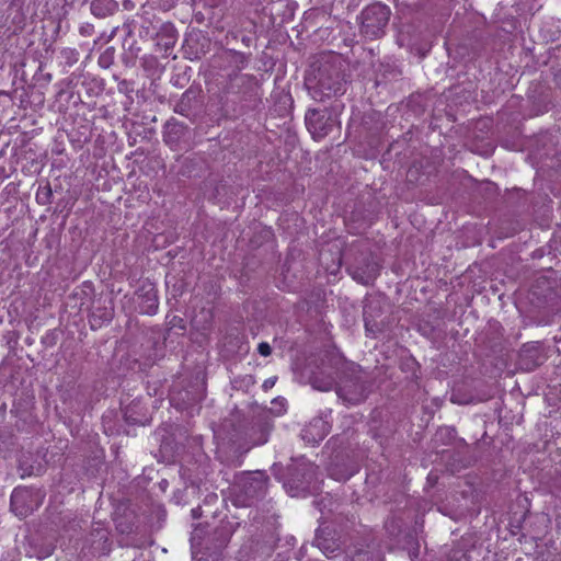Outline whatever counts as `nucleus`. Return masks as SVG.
<instances>
[{"mask_svg":"<svg viewBox=\"0 0 561 561\" xmlns=\"http://www.w3.org/2000/svg\"><path fill=\"white\" fill-rule=\"evenodd\" d=\"M347 65L340 55H327L314 60L306 72L305 85L318 102L345 93Z\"/></svg>","mask_w":561,"mask_h":561,"instance_id":"obj_1","label":"nucleus"},{"mask_svg":"<svg viewBox=\"0 0 561 561\" xmlns=\"http://www.w3.org/2000/svg\"><path fill=\"white\" fill-rule=\"evenodd\" d=\"M533 299L536 298L537 305H546L554 301L557 293L547 278H538L530 289Z\"/></svg>","mask_w":561,"mask_h":561,"instance_id":"obj_16","label":"nucleus"},{"mask_svg":"<svg viewBox=\"0 0 561 561\" xmlns=\"http://www.w3.org/2000/svg\"><path fill=\"white\" fill-rule=\"evenodd\" d=\"M257 351H259V353H260L262 356H265V357H266V356H270V355H271V353H272V347L270 346V344H268V343H266V342H262V343H260V344H259V346H257Z\"/></svg>","mask_w":561,"mask_h":561,"instance_id":"obj_28","label":"nucleus"},{"mask_svg":"<svg viewBox=\"0 0 561 561\" xmlns=\"http://www.w3.org/2000/svg\"><path fill=\"white\" fill-rule=\"evenodd\" d=\"M232 534L233 525L229 522H221L197 543L199 546L198 553H203L207 557H218L227 547Z\"/></svg>","mask_w":561,"mask_h":561,"instance_id":"obj_10","label":"nucleus"},{"mask_svg":"<svg viewBox=\"0 0 561 561\" xmlns=\"http://www.w3.org/2000/svg\"><path fill=\"white\" fill-rule=\"evenodd\" d=\"M157 46L168 51L173 48L178 39V31L171 22L163 23L156 32Z\"/></svg>","mask_w":561,"mask_h":561,"instance_id":"obj_17","label":"nucleus"},{"mask_svg":"<svg viewBox=\"0 0 561 561\" xmlns=\"http://www.w3.org/2000/svg\"><path fill=\"white\" fill-rule=\"evenodd\" d=\"M202 313H204V311ZM205 316H206V318H209V319L211 318V314L209 311L205 312Z\"/></svg>","mask_w":561,"mask_h":561,"instance_id":"obj_37","label":"nucleus"},{"mask_svg":"<svg viewBox=\"0 0 561 561\" xmlns=\"http://www.w3.org/2000/svg\"><path fill=\"white\" fill-rule=\"evenodd\" d=\"M187 126L185 124L171 118L164 124L163 140L171 147L176 146L185 136Z\"/></svg>","mask_w":561,"mask_h":561,"instance_id":"obj_18","label":"nucleus"},{"mask_svg":"<svg viewBox=\"0 0 561 561\" xmlns=\"http://www.w3.org/2000/svg\"><path fill=\"white\" fill-rule=\"evenodd\" d=\"M140 401L134 400L131 401L124 411V416L126 422L133 425H145L148 423V417L146 414L140 412Z\"/></svg>","mask_w":561,"mask_h":561,"instance_id":"obj_22","label":"nucleus"},{"mask_svg":"<svg viewBox=\"0 0 561 561\" xmlns=\"http://www.w3.org/2000/svg\"><path fill=\"white\" fill-rule=\"evenodd\" d=\"M324 530H318L314 538V545L328 557H336V552L341 551L339 542L333 538L324 536Z\"/></svg>","mask_w":561,"mask_h":561,"instance_id":"obj_19","label":"nucleus"},{"mask_svg":"<svg viewBox=\"0 0 561 561\" xmlns=\"http://www.w3.org/2000/svg\"><path fill=\"white\" fill-rule=\"evenodd\" d=\"M305 121L313 139H322L328 136L335 123L332 113L328 108L308 110Z\"/></svg>","mask_w":561,"mask_h":561,"instance_id":"obj_13","label":"nucleus"},{"mask_svg":"<svg viewBox=\"0 0 561 561\" xmlns=\"http://www.w3.org/2000/svg\"><path fill=\"white\" fill-rule=\"evenodd\" d=\"M111 320V313L106 310H102V313L98 314L96 312L93 313L92 319L90 318V323L94 327L95 324L101 325L104 321Z\"/></svg>","mask_w":561,"mask_h":561,"instance_id":"obj_27","label":"nucleus"},{"mask_svg":"<svg viewBox=\"0 0 561 561\" xmlns=\"http://www.w3.org/2000/svg\"><path fill=\"white\" fill-rule=\"evenodd\" d=\"M203 90L199 85H191L175 103L173 111L191 122H195L203 107Z\"/></svg>","mask_w":561,"mask_h":561,"instance_id":"obj_12","label":"nucleus"},{"mask_svg":"<svg viewBox=\"0 0 561 561\" xmlns=\"http://www.w3.org/2000/svg\"><path fill=\"white\" fill-rule=\"evenodd\" d=\"M419 553H420V547L419 545H416L415 548H413L410 552H409V556H410V559L412 561H415L417 558H419Z\"/></svg>","mask_w":561,"mask_h":561,"instance_id":"obj_30","label":"nucleus"},{"mask_svg":"<svg viewBox=\"0 0 561 561\" xmlns=\"http://www.w3.org/2000/svg\"><path fill=\"white\" fill-rule=\"evenodd\" d=\"M153 15L149 16L148 13L144 14L141 16V25L139 30V36L140 37H150L154 38L156 36V27L153 25Z\"/></svg>","mask_w":561,"mask_h":561,"instance_id":"obj_23","label":"nucleus"},{"mask_svg":"<svg viewBox=\"0 0 561 561\" xmlns=\"http://www.w3.org/2000/svg\"><path fill=\"white\" fill-rule=\"evenodd\" d=\"M44 497L45 494L39 489L18 486L11 494V512L20 518H25L42 505Z\"/></svg>","mask_w":561,"mask_h":561,"instance_id":"obj_9","label":"nucleus"},{"mask_svg":"<svg viewBox=\"0 0 561 561\" xmlns=\"http://www.w3.org/2000/svg\"><path fill=\"white\" fill-rule=\"evenodd\" d=\"M364 322L368 335L377 336L385 331L387 323L385 321L382 301L378 298L366 299L364 305Z\"/></svg>","mask_w":561,"mask_h":561,"instance_id":"obj_14","label":"nucleus"},{"mask_svg":"<svg viewBox=\"0 0 561 561\" xmlns=\"http://www.w3.org/2000/svg\"><path fill=\"white\" fill-rule=\"evenodd\" d=\"M117 28H118V27H115V28L112 31V33H111V35H110V38H112V37L115 35V33H116Z\"/></svg>","mask_w":561,"mask_h":561,"instance_id":"obj_36","label":"nucleus"},{"mask_svg":"<svg viewBox=\"0 0 561 561\" xmlns=\"http://www.w3.org/2000/svg\"><path fill=\"white\" fill-rule=\"evenodd\" d=\"M204 557H205V554L202 553L201 559H204ZM206 558H208V557L206 556Z\"/></svg>","mask_w":561,"mask_h":561,"instance_id":"obj_39","label":"nucleus"},{"mask_svg":"<svg viewBox=\"0 0 561 561\" xmlns=\"http://www.w3.org/2000/svg\"><path fill=\"white\" fill-rule=\"evenodd\" d=\"M192 541H193V547L195 548L196 547V545L194 543L195 537L192 538Z\"/></svg>","mask_w":561,"mask_h":561,"instance_id":"obj_38","label":"nucleus"},{"mask_svg":"<svg viewBox=\"0 0 561 561\" xmlns=\"http://www.w3.org/2000/svg\"><path fill=\"white\" fill-rule=\"evenodd\" d=\"M116 0H93L90 5L91 13L99 18L105 19L113 15L118 10Z\"/></svg>","mask_w":561,"mask_h":561,"instance_id":"obj_20","label":"nucleus"},{"mask_svg":"<svg viewBox=\"0 0 561 561\" xmlns=\"http://www.w3.org/2000/svg\"><path fill=\"white\" fill-rule=\"evenodd\" d=\"M138 307L141 313L154 314L158 310L159 301L157 289L151 283H144L136 291Z\"/></svg>","mask_w":561,"mask_h":561,"instance_id":"obj_15","label":"nucleus"},{"mask_svg":"<svg viewBox=\"0 0 561 561\" xmlns=\"http://www.w3.org/2000/svg\"><path fill=\"white\" fill-rule=\"evenodd\" d=\"M448 561H470V557L461 549H453L448 554Z\"/></svg>","mask_w":561,"mask_h":561,"instance_id":"obj_26","label":"nucleus"},{"mask_svg":"<svg viewBox=\"0 0 561 561\" xmlns=\"http://www.w3.org/2000/svg\"><path fill=\"white\" fill-rule=\"evenodd\" d=\"M334 355H341L335 351H328L318 358L309 360L304 375L312 388L320 391H329L335 388L340 375V368L331 365Z\"/></svg>","mask_w":561,"mask_h":561,"instance_id":"obj_6","label":"nucleus"},{"mask_svg":"<svg viewBox=\"0 0 561 561\" xmlns=\"http://www.w3.org/2000/svg\"><path fill=\"white\" fill-rule=\"evenodd\" d=\"M350 252H354V257L347 266L352 278L366 286L373 285L381 268L377 256L369 249L362 248L359 244L352 245Z\"/></svg>","mask_w":561,"mask_h":561,"instance_id":"obj_7","label":"nucleus"},{"mask_svg":"<svg viewBox=\"0 0 561 561\" xmlns=\"http://www.w3.org/2000/svg\"><path fill=\"white\" fill-rule=\"evenodd\" d=\"M345 561H382L378 553L368 550H357L354 554L346 557Z\"/></svg>","mask_w":561,"mask_h":561,"instance_id":"obj_24","label":"nucleus"},{"mask_svg":"<svg viewBox=\"0 0 561 561\" xmlns=\"http://www.w3.org/2000/svg\"><path fill=\"white\" fill-rule=\"evenodd\" d=\"M90 27H91L90 25H87L85 27H81V30H80L81 34H85V33H88V30H89Z\"/></svg>","mask_w":561,"mask_h":561,"instance_id":"obj_34","label":"nucleus"},{"mask_svg":"<svg viewBox=\"0 0 561 561\" xmlns=\"http://www.w3.org/2000/svg\"><path fill=\"white\" fill-rule=\"evenodd\" d=\"M445 431L448 432L449 435L456 434V430L455 428L447 427V428H445Z\"/></svg>","mask_w":561,"mask_h":561,"instance_id":"obj_35","label":"nucleus"},{"mask_svg":"<svg viewBox=\"0 0 561 561\" xmlns=\"http://www.w3.org/2000/svg\"><path fill=\"white\" fill-rule=\"evenodd\" d=\"M391 11L380 2L367 5L360 13V33L370 39L379 38L385 34Z\"/></svg>","mask_w":561,"mask_h":561,"instance_id":"obj_8","label":"nucleus"},{"mask_svg":"<svg viewBox=\"0 0 561 561\" xmlns=\"http://www.w3.org/2000/svg\"><path fill=\"white\" fill-rule=\"evenodd\" d=\"M51 197H53V191H51V187H50L49 183H47L44 186H41L37 190L36 201H37L38 204H41V205H48V204L51 203Z\"/></svg>","mask_w":561,"mask_h":561,"instance_id":"obj_25","label":"nucleus"},{"mask_svg":"<svg viewBox=\"0 0 561 561\" xmlns=\"http://www.w3.org/2000/svg\"><path fill=\"white\" fill-rule=\"evenodd\" d=\"M238 92L244 95L253 96L257 94L260 88L259 81L253 75H236Z\"/></svg>","mask_w":561,"mask_h":561,"instance_id":"obj_21","label":"nucleus"},{"mask_svg":"<svg viewBox=\"0 0 561 561\" xmlns=\"http://www.w3.org/2000/svg\"><path fill=\"white\" fill-rule=\"evenodd\" d=\"M275 383V380L274 379H266L263 383V387L264 389H268V388H272Z\"/></svg>","mask_w":561,"mask_h":561,"instance_id":"obj_32","label":"nucleus"},{"mask_svg":"<svg viewBox=\"0 0 561 561\" xmlns=\"http://www.w3.org/2000/svg\"><path fill=\"white\" fill-rule=\"evenodd\" d=\"M224 428L228 438L247 449L252 446L263 445L267 442L272 430L270 413L260 412L251 423L239 420L237 416L225 420Z\"/></svg>","mask_w":561,"mask_h":561,"instance_id":"obj_3","label":"nucleus"},{"mask_svg":"<svg viewBox=\"0 0 561 561\" xmlns=\"http://www.w3.org/2000/svg\"><path fill=\"white\" fill-rule=\"evenodd\" d=\"M317 426H324V422L321 419H316L310 423V428Z\"/></svg>","mask_w":561,"mask_h":561,"instance_id":"obj_31","label":"nucleus"},{"mask_svg":"<svg viewBox=\"0 0 561 561\" xmlns=\"http://www.w3.org/2000/svg\"><path fill=\"white\" fill-rule=\"evenodd\" d=\"M199 511V507L198 508H194L192 510V515L194 518H198L201 516V514L198 513Z\"/></svg>","mask_w":561,"mask_h":561,"instance_id":"obj_33","label":"nucleus"},{"mask_svg":"<svg viewBox=\"0 0 561 561\" xmlns=\"http://www.w3.org/2000/svg\"><path fill=\"white\" fill-rule=\"evenodd\" d=\"M331 365L340 368L335 385L337 397L346 404L356 405L364 402L371 392L373 380L362 367L348 362L343 355H334Z\"/></svg>","mask_w":561,"mask_h":561,"instance_id":"obj_2","label":"nucleus"},{"mask_svg":"<svg viewBox=\"0 0 561 561\" xmlns=\"http://www.w3.org/2000/svg\"><path fill=\"white\" fill-rule=\"evenodd\" d=\"M329 476L336 481H346L358 470V461L346 450H336L330 456L327 467Z\"/></svg>","mask_w":561,"mask_h":561,"instance_id":"obj_11","label":"nucleus"},{"mask_svg":"<svg viewBox=\"0 0 561 561\" xmlns=\"http://www.w3.org/2000/svg\"><path fill=\"white\" fill-rule=\"evenodd\" d=\"M19 469L22 471L21 477H28L33 473L32 467H25L24 463H20Z\"/></svg>","mask_w":561,"mask_h":561,"instance_id":"obj_29","label":"nucleus"},{"mask_svg":"<svg viewBox=\"0 0 561 561\" xmlns=\"http://www.w3.org/2000/svg\"><path fill=\"white\" fill-rule=\"evenodd\" d=\"M268 476L261 470L243 472L236 478L231 489L232 502L236 506H252L262 500L267 491Z\"/></svg>","mask_w":561,"mask_h":561,"instance_id":"obj_5","label":"nucleus"},{"mask_svg":"<svg viewBox=\"0 0 561 561\" xmlns=\"http://www.w3.org/2000/svg\"><path fill=\"white\" fill-rule=\"evenodd\" d=\"M275 474L291 496L316 491L317 467L305 457L293 459L285 468L274 466Z\"/></svg>","mask_w":561,"mask_h":561,"instance_id":"obj_4","label":"nucleus"}]
</instances>
